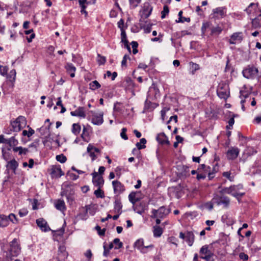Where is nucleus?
Masks as SVG:
<instances>
[{
  "label": "nucleus",
  "instance_id": "obj_47",
  "mask_svg": "<svg viewBox=\"0 0 261 261\" xmlns=\"http://www.w3.org/2000/svg\"><path fill=\"white\" fill-rule=\"evenodd\" d=\"M190 69L192 70V74H194L195 72L199 69V66L196 63H194L192 62L190 63Z\"/></svg>",
  "mask_w": 261,
  "mask_h": 261
},
{
  "label": "nucleus",
  "instance_id": "obj_59",
  "mask_svg": "<svg viewBox=\"0 0 261 261\" xmlns=\"http://www.w3.org/2000/svg\"><path fill=\"white\" fill-rule=\"evenodd\" d=\"M257 6V4L252 3L248 6V7L245 9V11L248 14H250L252 12L251 8H252L253 6Z\"/></svg>",
  "mask_w": 261,
  "mask_h": 261
},
{
  "label": "nucleus",
  "instance_id": "obj_45",
  "mask_svg": "<svg viewBox=\"0 0 261 261\" xmlns=\"http://www.w3.org/2000/svg\"><path fill=\"white\" fill-rule=\"evenodd\" d=\"M113 243L115 245V249H118L122 247L123 243L120 242V239L118 238H116L113 240Z\"/></svg>",
  "mask_w": 261,
  "mask_h": 261
},
{
  "label": "nucleus",
  "instance_id": "obj_42",
  "mask_svg": "<svg viewBox=\"0 0 261 261\" xmlns=\"http://www.w3.org/2000/svg\"><path fill=\"white\" fill-rule=\"evenodd\" d=\"M203 173H205V176L208 174V177L210 180L212 179L214 177V172H211V167L208 166L207 169H205L202 172Z\"/></svg>",
  "mask_w": 261,
  "mask_h": 261
},
{
  "label": "nucleus",
  "instance_id": "obj_40",
  "mask_svg": "<svg viewBox=\"0 0 261 261\" xmlns=\"http://www.w3.org/2000/svg\"><path fill=\"white\" fill-rule=\"evenodd\" d=\"M136 192H131L128 195L129 200L133 204L139 200V198L136 197Z\"/></svg>",
  "mask_w": 261,
  "mask_h": 261
},
{
  "label": "nucleus",
  "instance_id": "obj_39",
  "mask_svg": "<svg viewBox=\"0 0 261 261\" xmlns=\"http://www.w3.org/2000/svg\"><path fill=\"white\" fill-rule=\"evenodd\" d=\"M16 74V72L15 70L13 69L10 71V73L8 74H7V75H6L7 78L9 79V81H11V82H13L15 80Z\"/></svg>",
  "mask_w": 261,
  "mask_h": 261
},
{
  "label": "nucleus",
  "instance_id": "obj_22",
  "mask_svg": "<svg viewBox=\"0 0 261 261\" xmlns=\"http://www.w3.org/2000/svg\"><path fill=\"white\" fill-rule=\"evenodd\" d=\"M121 42L124 44V47L130 51V48L128 45V41L127 39L126 34L124 29H121Z\"/></svg>",
  "mask_w": 261,
  "mask_h": 261
},
{
  "label": "nucleus",
  "instance_id": "obj_8",
  "mask_svg": "<svg viewBox=\"0 0 261 261\" xmlns=\"http://www.w3.org/2000/svg\"><path fill=\"white\" fill-rule=\"evenodd\" d=\"M152 218H163L169 213L168 210H167L165 207L161 206L158 210H152Z\"/></svg>",
  "mask_w": 261,
  "mask_h": 261
},
{
  "label": "nucleus",
  "instance_id": "obj_34",
  "mask_svg": "<svg viewBox=\"0 0 261 261\" xmlns=\"http://www.w3.org/2000/svg\"><path fill=\"white\" fill-rule=\"evenodd\" d=\"M18 143L17 140H16L14 137H12L9 139H6V143L11 147H14L16 146Z\"/></svg>",
  "mask_w": 261,
  "mask_h": 261
},
{
  "label": "nucleus",
  "instance_id": "obj_58",
  "mask_svg": "<svg viewBox=\"0 0 261 261\" xmlns=\"http://www.w3.org/2000/svg\"><path fill=\"white\" fill-rule=\"evenodd\" d=\"M62 249L64 250V252L62 253H59V255L61 256L62 259H65L67 258L68 256V253L65 251V248L64 247H60V250H61Z\"/></svg>",
  "mask_w": 261,
  "mask_h": 261
},
{
  "label": "nucleus",
  "instance_id": "obj_64",
  "mask_svg": "<svg viewBox=\"0 0 261 261\" xmlns=\"http://www.w3.org/2000/svg\"><path fill=\"white\" fill-rule=\"evenodd\" d=\"M84 254H85V256L88 258V260H89L92 256V253L90 249L87 250L85 252Z\"/></svg>",
  "mask_w": 261,
  "mask_h": 261
},
{
  "label": "nucleus",
  "instance_id": "obj_13",
  "mask_svg": "<svg viewBox=\"0 0 261 261\" xmlns=\"http://www.w3.org/2000/svg\"><path fill=\"white\" fill-rule=\"evenodd\" d=\"M74 195V190L73 188L67 184L63 185L61 192L62 196H69Z\"/></svg>",
  "mask_w": 261,
  "mask_h": 261
},
{
  "label": "nucleus",
  "instance_id": "obj_1",
  "mask_svg": "<svg viewBox=\"0 0 261 261\" xmlns=\"http://www.w3.org/2000/svg\"><path fill=\"white\" fill-rule=\"evenodd\" d=\"M1 247L6 261H12L13 257H17L21 252L20 244L16 238L9 243H2Z\"/></svg>",
  "mask_w": 261,
  "mask_h": 261
},
{
  "label": "nucleus",
  "instance_id": "obj_60",
  "mask_svg": "<svg viewBox=\"0 0 261 261\" xmlns=\"http://www.w3.org/2000/svg\"><path fill=\"white\" fill-rule=\"evenodd\" d=\"M257 6V4L252 3L248 6V7L245 9V11L248 14H250L252 12L251 8H252L253 6Z\"/></svg>",
  "mask_w": 261,
  "mask_h": 261
},
{
  "label": "nucleus",
  "instance_id": "obj_24",
  "mask_svg": "<svg viewBox=\"0 0 261 261\" xmlns=\"http://www.w3.org/2000/svg\"><path fill=\"white\" fill-rule=\"evenodd\" d=\"M195 240V237L192 231H187L186 241L187 242L189 246H192Z\"/></svg>",
  "mask_w": 261,
  "mask_h": 261
},
{
  "label": "nucleus",
  "instance_id": "obj_33",
  "mask_svg": "<svg viewBox=\"0 0 261 261\" xmlns=\"http://www.w3.org/2000/svg\"><path fill=\"white\" fill-rule=\"evenodd\" d=\"M163 229L161 227L158 226H155L153 227V236L154 237L158 238L161 236L163 233Z\"/></svg>",
  "mask_w": 261,
  "mask_h": 261
},
{
  "label": "nucleus",
  "instance_id": "obj_11",
  "mask_svg": "<svg viewBox=\"0 0 261 261\" xmlns=\"http://www.w3.org/2000/svg\"><path fill=\"white\" fill-rule=\"evenodd\" d=\"M112 186L114 192L117 195H119L125 191L124 185L118 180H113L112 181Z\"/></svg>",
  "mask_w": 261,
  "mask_h": 261
},
{
  "label": "nucleus",
  "instance_id": "obj_37",
  "mask_svg": "<svg viewBox=\"0 0 261 261\" xmlns=\"http://www.w3.org/2000/svg\"><path fill=\"white\" fill-rule=\"evenodd\" d=\"M81 129V126L78 123H73L72 126V133L75 135L79 134Z\"/></svg>",
  "mask_w": 261,
  "mask_h": 261
},
{
  "label": "nucleus",
  "instance_id": "obj_46",
  "mask_svg": "<svg viewBox=\"0 0 261 261\" xmlns=\"http://www.w3.org/2000/svg\"><path fill=\"white\" fill-rule=\"evenodd\" d=\"M211 252V251L208 249V245H207L203 246L200 249V253L201 254L206 255Z\"/></svg>",
  "mask_w": 261,
  "mask_h": 261
},
{
  "label": "nucleus",
  "instance_id": "obj_35",
  "mask_svg": "<svg viewBox=\"0 0 261 261\" xmlns=\"http://www.w3.org/2000/svg\"><path fill=\"white\" fill-rule=\"evenodd\" d=\"M27 127L29 130H23L22 132V135L23 136H27L28 138H30L35 133V130L29 125L27 126Z\"/></svg>",
  "mask_w": 261,
  "mask_h": 261
},
{
  "label": "nucleus",
  "instance_id": "obj_38",
  "mask_svg": "<svg viewBox=\"0 0 261 261\" xmlns=\"http://www.w3.org/2000/svg\"><path fill=\"white\" fill-rule=\"evenodd\" d=\"M125 82L126 84V86L128 89L135 88L136 86V85L130 77H126L125 80Z\"/></svg>",
  "mask_w": 261,
  "mask_h": 261
},
{
  "label": "nucleus",
  "instance_id": "obj_51",
  "mask_svg": "<svg viewBox=\"0 0 261 261\" xmlns=\"http://www.w3.org/2000/svg\"><path fill=\"white\" fill-rule=\"evenodd\" d=\"M169 12V9L167 5H164L163 7V10L161 12V18L162 19H164L165 18L167 14H168Z\"/></svg>",
  "mask_w": 261,
  "mask_h": 261
},
{
  "label": "nucleus",
  "instance_id": "obj_62",
  "mask_svg": "<svg viewBox=\"0 0 261 261\" xmlns=\"http://www.w3.org/2000/svg\"><path fill=\"white\" fill-rule=\"evenodd\" d=\"M129 4L133 6V8H136L138 6V4L141 2V0H139L138 2V0H128Z\"/></svg>",
  "mask_w": 261,
  "mask_h": 261
},
{
  "label": "nucleus",
  "instance_id": "obj_2",
  "mask_svg": "<svg viewBox=\"0 0 261 261\" xmlns=\"http://www.w3.org/2000/svg\"><path fill=\"white\" fill-rule=\"evenodd\" d=\"M243 189V186L241 184L238 185H233L229 187V188H225L223 189V191L228 194H231L233 197H236L238 200L243 196L244 195L245 192H241Z\"/></svg>",
  "mask_w": 261,
  "mask_h": 261
},
{
  "label": "nucleus",
  "instance_id": "obj_41",
  "mask_svg": "<svg viewBox=\"0 0 261 261\" xmlns=\"http://www.w3.org/2000/svg\"><path fill=\"white\" fill-rule=\"evenodd\" d=\"M100 84L97 81H94L89 84L90 89L92 90H95L100 87Z\"/></svg>",
  "mask_w": 261,
  "mask_h": 261
},
{
  "label": "nucleus",
  "instance_id": "obj_54",
  "mask_svg": "<svg viewBox=\"0 0 261 261\" xmlns=\"http://www.w3.org/2000/svg\"><path fill=\"white\" fill-rule=\"evenodd\" d=\"M95 229L97 231V233L99 236H105L106 230V228H103V229H101L99 226L97 225L95 227Z\"/></svg>",
  "mask_w": 261,
  "mask_h": 261
},
{
  "label": "nucleus",
  "instance_id": "obj_48",
  "mask_svg": "<svg viewBox=\"0 0 261 261\" xmlns=\"http://www.w3.org/2000/svg\"><path fill=\"white\" fill-rule=\"evenodd\" d=\"M85 208H86V210H85V214L86 215H87L88 212L92 216H93L95 214V211L94 210V208H93L90 205H86Z\"/></svg>",
  "mask_w": 261,
  "mask_h": 261
},
{
  "label": "nucleus",
  "instance_id": "obj_52",
  "mask_svg": "<svg viewBox=\"0 0 261 261\" xmlns=\"http://www.w3.org/2000/svg\"><path fill=\"white\" fill-rule=\"evenodd\" d=\"M7 218H8V222L10 221L13 223H17L18 222L16 216L13 213L10 214Z\"/></svg>",
  "mask_w": 261,
  "mask_h": 261
},
{
  "label": "nucleus",
  "instance_id": "obj_18",
  "mask_svg": "<svg viewBox=\"0 0 261 261\" xmlns=\"http://www.w3.org/2000/svg\"><path fill=\"white\" fill-rule=\"evenodd\" d=\"M70 114L72 116L85 118L86 115L85 113V108L82 107H79L74 111H71Z\"/></svg>",
  "mask_w": 261,
  "mask_h": 261
},
{
  "label": "nucleus",
  "instance_id": "obj_3",
  "mask_svg": "<svg viewBox=\"0 0 261 261\" xmlns=\"http://www.w3.org/2000/svg\"><path fill=\"white\" fill-rule=\"evenodd\" d=\"M258 72V68L254 65H248L242 71V74L244 77L247 79L253 80L256 78Z\"/></svg>",
  "mask_w": 261,
  "mask_h": 261
},
{
  "label": "nucleus",
  "instance_id": "obj_25",
  "mask_svg": "<svg viewBox=\"0 0 261 261\" xmlns=\"http://www.w3.org/2000/svg\"><path fill=\"white\" fill-rule=\"evenodd\" d=\"M92 182L95 187L102 188L104 184V180L102 176L99 175L98 177L92 179Z\"/></svg>",
  "mask_w": 261,
  "mask_h": 261
},
{
  "label": "nucleus",
  "instance_id": "obj_43",
  "mask_svg": "<svg viewBox=\"0 0 261 261\" xmlns=\"http://www.w3.org/2000/svg\"><path fill=\"white\" fill-rule=\"evenodd\" d=\"M222 29L219 26H217L216 27H213L211 28V34L212 35H219L222 32Z\"/></svg>",
  "mask_w": 261,
  "mask_h": 261
},
{
  "label": "nucleus",
  "instance_id": "obj_21",
  "mask_svg": "<svg viewBox=\"0 0 261 261\" xmlns=\"http://www.w3.org/2000/svg\"><path fill=\"white\" fill-rule=\"evenodd\" d=\"M103 120V113H100L98 114L94 115L92 118V122L97 125H99L102 124Z\"/></svg>",
  "mask_w": 261,
  "mask_h": 261
},
{
  "label": "nucleus",
  "instance_id": "obj_63",
  "mask_svg": "<svg viewBox=\"0 0 261 261\" xmlns=\"http://www.w3.org/2000/svg\"><path fill=\"white\" fill-rule=\"evenodd\" d=\"M213 255V254L211 252L208 253V254H206L204 256H201L200 258L202 259H205L206 261H210L211 257Z\"/></svg>",
  "mask_w": 261,
  "mask_h": 261
},
{
  "label": "nucleus",
  "instance_id": "obj_12",
  "mask_svg": "<svg viewBox=\"0 0 261 261\" xmlns=\"http://www.w3.org/2000/svg\"><path fill=\"white\" fill-rule=\"evenodd\" d=\"M240 150L238 147H231L226 152V156L228 160L236 159L239 155Z\"/></svg>",
  "mask_w": 261,
  "mask_h": 261
},
{
  "label": "nucleus",
  "instance_id": "obj_7",
  "mask_svg": "<svg viewBox=\"0 0 261 261\" xmlns=\"http://www.w3.org/2000/svg\"><path fill=\"white\" fill-rule=\"evenodd\" d=\"M134 247L139 250L142 253H146L147 249H152L153 247L152 244L148 246L144 245V240L142 239L137 240L134 244Z\"/></svg>",
  "mask_w": 261,
  "mask_h": 261
},
{
  "label": "nucleus",
  "instance_id": "obj_61",
  "mask_svg": "<svg viewBox=\"0 0 261 261\" xmlns=\"http://www.w3.org/2000/svg\"><path fill=\"white\" fill-rule=\"evenodd\" d=\"M151 27L152 24H148L143 27H141V28H143L145 33H149L151 31Z\"/></svg>",
  "mask_w": 261,
  "mask_h": 261
},
{
  "label": "nucleus",
  "instance_id": "obj_56",
  "mask_svg": "<svg viewBox=\"0 0 261 261\" xmlns=\"http://www.w3.org/2000/svg\"><path fill=\"white\" fill-rule=\"evenodd\" d=\"M28 214V211L27 208H23L19 211L18 214L20 217H23Z\"/></svg>",
  "mask_w": 261,
  "mask_h": 261
},
{
  "label": "nucleus",
  "instance_id": "obj_57",
  "mask_svg": "<svg viewBox=\"0 0 261 261\" xmlns=\"http://www.w3.org/2000/svg\"><path fill=\"white\" fill-rule=\"evenodd\" d=\"M126 131H127L126 128L123 127L122 128L121 132L120 133L121 137L125 140H126L128 139V137L126 134Z\"/></svg>",
  "mask_w": 261,
  "mask_h": 261
},
{
  "label": "nucleus",
  "instance_id": "obj_9",
  "mask_svg": "<svg viewBox=\"0 0 261 261\" xmlns=\"http://www.w3.org/2000/svg\"><path fill=\"white\" fill-rule=\"evenodd\" d=\"M152 11V7L150 5V4L148 3H145L143 5V7L142 10L140 12L141 18L142 19H146L151 14V12Z\"/></svg>",
  "mask_w": 261,
  "mask_h": 261
},
{
  "label": "nucleus",
  "instance_id": "obj_23",
  "mask_svg": "<svg viewBox=\"0 0 261 261\" xmlns=\"http://www.w3.org/2000/svg\"><path fill=\"white\" fill-rule=\"evenodd\" d=\"M65 68L66 69L67 72L70 74V75L71 77H73L75 76V72L76 70V68L72 63H67L65 66Z\"/></svg>",
  "mask_w": 261,
  "mask_h": 261
},
{
  "label": "nucleus",
  "instance_id": "obj_20",
  "mask_svg": "<svg viewBox=\"0 0 261 261\" xmlns=\"http://www.w3.org/2000/svg\"><path fill=\"white\" fill-rule=\"evenodd\" d=\"M159 94V90L158 89L154 83H152L151 86L149 87L148 92V97H153L156 98Z\"/></svg>",
  "mask_w": 261,
  "mask_h": 261
},
{
  "label": "nucleus",
  "instance_id": "obj_19",
  "mask_svg": "<svg viewBox=\"0 0 261 261\" xmlns=\"http://www.w3.org/2000/svg\"><path fill=\"white\" fill-rule=\"evenodd\" d=\"M241 33H233L230 37L229 42L231 44H235L241 42L242 40V37L241 36Z\"/></svg>",
  "mask_w": 261,
  "mask_h": 261
},
{
  "label": "nucleus",
  "instance_id": "obj_14",
  "mask_svg": "<svg viewBox=\"0 0 261 261\" xmlns=\"http://www.w3.org/2000/svg\"><path fill=\"white\" fill-rule=\"evenodd\" d=\"M214 17L218 18L219 17L223 18L225 16L226 8L224 7H220L213 10Z\"/></svg>",
  "mask_w": 261,
  "mask_h": 261
},
{
  "label": "nucleus",
  "instance_id": "obj_16",
  "mask_svg": "<svg viewBox=\"0 0 261 261\" xmlns=\"http://www.w3.org/2000/svg\"><path fill=\"white\" fill-rule=\"evenodd\" d=\"M156 140L161 145H170V142L168 139L167 137L164 133H161L156 137Z\"/></svg>",
  "mask_w": 261,
  "mask_h": 261
},
{
  "label": "nucleus",
  "instance_id": "obj_49",
  "mask_svg": "<svg viewBox=\"0 0 261 261\" xmlns=\"http://www.w3.org/2000/svg\"><path fill=\"white\" fill-rule=\"evenodd\" d=\"M56 159L57 161L60 162L61 163H64L67 161V158L63 154L57 155L56 157Z\"/></svg>",
  "mask_w": 261,
  "mask_h": 261
},
{
  "label": "nucleus",
  "instance_id": "obj_15",
  "mask_svg": "<svg viewBox=\"0 0 261 261\" xmlns=\"http://www.w3.org/2000/svg\"><path fill=\"white\" fill-rule=\"evenodd\" d=\"M147 205L144 202H141L134 206V211L139 214H142L147 209Z\"/></svg>",
  "mask_w": 261,
  "mask_h": 261
},
{
  "label": "nucleus",
  "instance_id": "obj_29",
  "mask_svg": "<svg viewBox=\"0 0 261 261\" xmlns=\"http://www.w3.org/2000/svg\"><path fill=\"white\" fill-rule=\"evenodd\" d=\"M55 207L61 211H64L66 210L65 203L63 200L59 199L55 204Z\"/></svg>",
  "mask_w": 261,
  "mask_h": 261
},
{
  "label": "nucleus",
  "instance_id": "obj_28",
  "mask_svg": "<svg viewBox=\"0 0 261 261\" xmlns=\"http://www.w3.org/2000/svg\"><path fill=\"white\" fill-rule=\"evenodd\" d=\"M122 207V205L121 204V201L119 199H116L114 202V210L115 212L117 213H119V214H121V209Z\"/></svg>",
  "mask_w": 261,
  "mask_h": 261
},
{
  "label": "nucleus",
  "instance_id": "obj_53",
  "mask_svg": "<svg viewBox=\"0 0 261 261\" xmlns=\"http://www.w3.org/2000/svg\"><path fill=\"white\" fill-rule=\"evenodd\" d=\"M8 71V67L7 66H3L0 65V74L2 76H6Z\"/></svg>",
  "mask_w": 261,
  "mask_h": 261
},
{
  "label": "nucleus",
  "instance_id": "obj_31",
  "mask_svg": "<svg viewBox=\"0 0 261 261\" xmlns=\"http://www.w3.org/2000/svg\"><path fill=\"white\" fill-rule=\"evenodd\" d=\"M18 166V164L15 159H13L8 162V164L7 165V167L8 168H10V169H12L14 172L16 170Z\"/></svg>",
  "mask_w": 261,
  "mask_h": 261
},
{
  "label": "nucleus",
  "instance_id": "obj_26",
  "mask_svg": "<svg viewBox=\"0 0 261 261\" xmlns=\"http://www.w3.org/2000/svg\"><path fill=\"white\" fill-rule=\"evenodd\" d=\"M47 142H50L51 144L59 146V140L57 138L54 139L53 137H51L50 134L48 135V136L46 137L45 140L43 141L44 145Z\"/></svg>",
  "mask_w": 261,
  "mask_h": 261
},
{
  "label": "nucleus",
  "instance_id": "obj_27",
  "mask_svg": "<svg viewBox=\"0 0 261 261\" xmlns=\"http://www.w3.org/2000/svg\"><path fill=\"white\" fill-rule=\"evenodd\" d=\"M51 175L55 177H60L64 175L63 172L62 171L61 168H54L52 169Z\"/></svg>",
  "mask_w": 261,
  "mask_h": 261
},
{
  "label": "nucleus",
  "instance_id": "obj_44",
  "mask_svg": "<svg viewBox=\"0 0 261 261\" xmlns=\"http://www.w3.org/2000/svg\"><path fill=\"white\" fill-rule=\"evenodd\" d=\"M97 189L94 192V194L97 198H102L105 197V194L103 191L101 190V188L97 187Z\"/></svg>",
  "mask_w": 261,
  "mask_h": 261
},
{
  "label": "nucleus",
  "instance_id": "obj_5",
  "mask_svg": "<svg viewBox=\"0 0 261 261\" xmlns=\"http://www.w3.org/2000/svg\"><path fill=\"white\" fill-rule=\"evenodd\" d=\"M26 124V119L22 116H19L15 120L11 122V125L15 132H19L21 128L25 126Z\"/></svg>",
  "mask_w": 261,
  "mask_h": 261
},
{
  "label": "nucleus",
  "instance_id": "obj_55",
  "mask_svg": "<svg viewBox=\"0 0 261 261\" xmlns=\"http://www.w3.org/2000/svg\"><path fill=\"white\" fill-rule=\"evenodd\" d=\"M214 204H215V203L213 202V199H212L211 201L205 203V206L207 210H208L209 211H211L213 209V206Z\"/></svg>",
  "mask_w": 261,
  "mask_h": 261
},
{
  "label": "nucleus",
  "instance_id": "obj_17",
  "mask_svg": "<svg viewBox=\"0 0 261 261\" xmlns=\"http://www.w3.org/2000/svg\"><path fill=\"white\" fill-rule=\"evenodd\" d=\"M36 223L39 227L44 231H47L50 228L47 225L46 221L43 218H39L36 220Z\"/></svg>",
  "mask_w": 261,
  "mask_h": 261
},
{
  "label": "nucleus",
  "instance_id": "obj_30",
  "mask_svg": "<svg viewBox=\"0 0 261 261\" xmlns=\"http://www.w3.org/2000/svg\"><path fill=\"white\" fill-rule=\"evenodd\" d=\"M257 152V151L252 147L247 146L244 151V154L245 155L251 156Z\"/></svg>",
  "mask_w": 261,
  "mask_h": 261
},
{
  "label": "nucleus",
  "instance_id": "obj_10",
  "mask_svg": "<svg viewBox=\"0 0 261 261\" xmlns=\"http://www.w3.org/2000/svg\"><path fill=\"white\" fill-rule=\"evenodd\" d=\"M87 152L91 158L92 161L95 160L98 154H100V150L91 144H89L87 148Z\"/></svg>",
  "mask_w": 261,
  "mask_h": 261
},
{
  "label": "nucleus",
  "instance_id": "obj_50",
  "mask_svg": "<svg viewBox=\"0 0 261 261\" xmlns=\"http://www.w3.org/2000/svg\"><path fill=\"white\" fill-rule=\"evenodd\" d=\"M97 61L99 65H103L105 64L106 61V57L101 56L100 54H98Z\"/></svg>",
  "mask_w": 261,
  "mask_h": 261
},
{
  "label": "nucleus",
  "instance_id": "obj_6",
  "mask_svg": "<svg viewBox=\"0 0 261 261\" xmlns=\"http://www.w3.org/2000/svg\"><path fill=\"white\" fill-rule=\"evenodd\" d=\"M213 199V202L217 205H223L224 207H227L229 205V198L224 195H215Z\"/></svg>",
  "mask_w": 261,
  "mask_h": 261
},
{
  "label": "nucleus",
  "instance_id": "obj_4",
  "mask_svg": "<svg viewBox=\"0 0 261 261\" xmlns=\"http://www.w3.org/2000/svg\"><path fill=\"white\" fill-rule=\"evenodd\" d=\"M217 95L221 99H227L229 96L228 85L225 83H220L217 89Z\"/></svg>",
  "mask_w": 261,
  "mask_h": 261
},
{
  "label": "nucleus",
  "instance_id": "obj_36",
  "mask_svg": "<svg viewBox=\"0 0 261 261\" xmlns=\"http://www.w3.org/2000/svg\"><path fill=\"white\" fill-rule=\"evenodd\" d=\"M146 140L145 138H141L140 142H137L136 144L138 149L140 150L146 147Z\"/></svg>",
  "mask_w": 261,
  "mask_h": 261
},
{
  "label": "nucleus",
  "instance_id": "obj_32",
  "mask_svg": "<svg viewBox=\"0 0 261 261\" xmlns=\"http://www.w3.org/2000/svg\"><path fill=\"white\" fill-rule=\"evenodd\" d=\"M8 218L7 216L0 214V227H6L8 226Z\"/></svg>",
  "mask_w": 261,
  "mask_h": 261
}]
</instances>
